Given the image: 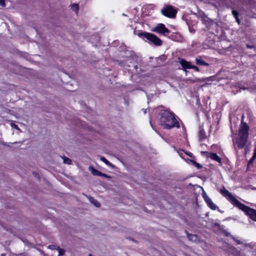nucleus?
<instances>
[{"mask_svg": "<svg viewBox=\"0 0 256 256\" xmlns=\"http://www.w3.org/2000/svg\"><path fill=\"white\" fill-rule=\"evenodd\" d=\"M160 124L166 129H170L174 127L179 128L178 122L176 119L174 114L172 112L165 110L160 114Z\"/></svg>", "mask_w": 256, "mask_h": 256, "instance_id": "obj_1", "label": "nucleus"}, {"mask_svg": "<svg viewBox=\"0 0 256 256\" xmlns=\"http://www.w3.org/2000/svg\"><path fill=\"white\" fill-rule=\"evenodd\" d=\"M248 126L243 122H242L238 135L236 139V144L240 148H243L246 144L248 136Z\"/></svg>", "mask_w": 256, "mask_h": 256, "instance_id": "obj_2", "label": "nucleus"}, {"mask_svg": "<svg viewBox=\"0 0 256 256\" xmlns=\"http://www.w3.org/2000/svg\"><path fill=\"white\" fill-rule=\"evenodd\" d=\"M138 35L140 37H144V38H146L148 42L152 43L156 46H160L162 44V40L152 34L143 32L138 33Z\"/></svg>", "mask_w": 256, "mask_h": 256, "instance_id": "obj_3", "label": "nucleus"}, {"mask_svg": "<svg viewBox=\"0 0 256 256\" xmlns=\"http://www.w3.org/2000/svg\"><path fill=\"white\" fill-rule=\"evenodd\" d=\"M238 208L243 211L250 218L254 221L256 222V210L250 208L242 202L238 206Z\"/></svg>", "mask_w": 256, "mask_h": 256, "instance_id": "obj_4", "label": "nucleus"}, {"mask_svg": "<svg viewBox=\"0 0 256 256\" xmlns=\"http://www.w3.org/2000/svg\"><path fill=\"white\" fill-rule=\"evenodd\" d=\"M222 194L226 197L228 201L231 202L234 206L238 207L241 203L228 190L224 187H223L220 190Z\"/></svg>", "mask_w": 256, "mask_h": 256, "instance_id": "obj_5", "label": "nucleus"}, {"mask_svg": "<svg viewBox=\"0 0 256 256\" xmlns=\"http://www.w3.org/2000/svg\"><path fill=\"white\" fill-rule=\"evenodd\" d=\"M162 14L168 18H173L175 17L176 12V10L171 6H166L162 10Z\"/></svg>", "mask_w": 256, "mask_h": 256, "instance_id": "obj_6", "label": "nucleus"}, {"mask_svg": "<svg viewBox=\"0 0 256 256\" xmlns=\"http://www.w3.org/2000/svg\"><path fill=\"white\" fill-rule=\"evenodd\" d=\"M153 32L165 35L170 33V31L162 24H158L152 30Z\"/></svg>", "mask_w": 256, "mask_h": 256, "instance_id": "obj_7", "label": "nucleus"}, {"mask_svg": "<svg viewBox=\"0 0 256 256\" xmlns=\"http://www.w3.org/2000/svg\"><path fill=\"white\" fill-rule=\"evenodd\" d=\"M203 198L206 202L208 206L213 210H215L216 208V206L213 203L212 200L204 192L202 194Z\"/></svg>", "mask_w": 256, "mask_h": 256, "instance_id": "obj_8", "label": "nucleus"}, {"mask_svg": "<svg viewBox=\"0 0 256 256\" xmlns=\"http://www.w3.org/2000/svg\"><path fill=\"white\" fill-rule=\"evenodd\" d=\"M88 169L91 172V173L94 176L108 178V176L106 174L98 171V170H96L92 166H90Z\"/></svg>", "mask_w": 256, "mask_h": 256, "instance_id": "obj_9", "label": "nucleus"}, {"mask_svg": "<svg viewBox=\"0 0 256 256\" xmlns=\"http://www.w3.org/2000/svg\"><path fill=\"white\" fill-rule=\"evenodd\" d=\"M180 63L184 68L190 69L192 67V64L182 59L180 60Z\"/></svg>", "mask_w": 256, "mask_h": 256, "instance_id": "obj_10", "label": "nucleus"}, {"mask_svg": "<svg viewBox=\"0 0 256 256\" xmlns=\"http://www.w3.org/2000/svg\"><path fill=\"white\" fill-rule=\"evenodd\" d=\"M208 157L212 160H213L219 163H221V158L216 153H210Z\"/></svg>", "mask_w": 256, "mask_h": 256, "instance_id": "obj_11", "label": "nucleus"}, {"mask_svg": "<svg viewBox=\"0 0 256 256\" xmlns=\"http://www.w3.org/2000/svg\"><path fill=\"white\" fill-rule=\"evenodd\" d=\"M196 62L198 65L206 66H208V64L206 62H204L202 58H196Z\"/></svg>", "mask_w": 256, "mask_h": 256, "instance_id": "obj_12", "label": "nucleus"}, {"mask_svg": "<svg viewBox=\"0 0 256 256\" xmlns=\"http://www.w3.org/2000/svg\"><path fill=\"white\" fill-rule=\"evenodd\" d=\"M89 200L90 202H92L96 207L98 208L100 206V204L98 202L97 200H95L94 198L90 196L89 198Z\"/></svg>", "mask_w": 256, "mask_h": 256, "instance_id": "obj_13", "label": "nucleus"}, {"mask_svg": "<svg viewBox=\"0 0 256 256\" xmlns=\"http://www.w3.org/2000/svg\"><path fill=\"white\" fill-rule=\"evenodd\" d=\"M100 160L102 162H103L108 166H111V167L114 166L108 160L104 157L101 156L100 158Z\"/></svg>", "mask_w": 256, "mask_h": 256, "instance_id": "obj_14", "label": "nucleus"}, {"mask_svg": "<svg viewBox=\"0 0 256 256\" xmlns=\"http://www.w3.org/2000/svg\"><path fill=\"white\" fill-rule=\"evenodd\" d=\"M72 10L76 14L78 13L79 6L78 4H74L71 6Z\"/></svg>", "mask_w": 256, "mask_h": 256, "instance_id": "obj_15", "label": "nucleus"}, {"mask_svg": "<svg viewBox=\"0 0 256 256\" xmlns=\"http://www.w3.org/2000/svg\"><path fill=\"white\" fill-rule=\"evenodd\" d=\"M188 237L190 240L194 242H196L198 239L196 236L194 234H188Z\"/></svg>", "mask_w": 256, "mask_h": 256, "instance_id": "obj_16", "label": "nucleus"}, {"mask_svg": "<svg viewBox=\"0 0 256 256\" xmlns=\"http://www.w3.org/2000/svg\"><path fill=\"white\" fill-rule=\"evenodd\" d=\"M232 238V239L237 243L238 244H244V246H247L248 245L244 243L243 242L241 241L240 240H239L236 238L232 236H230Z\"/></svg>", "mask_w": 256, "mask_h": 256, "instance_id": "obj_17", "label": "nucleus"}, {"mask_svg": "<svg viewBox=\"0 0 256 256\" xmlns=\"http://www.w3.org/2000/svg\"><path fill=\"white\" fill-rule=\"evenodd\" d=\"M62 158L63 159V162L64 164H72V160L69 158H66L65 156H64L62 157Z\"/></svg>", "mask_w": 256, "mask_h": 256, "instance_id": "obj_18", "label": "nucleus"}, {"mask_svg": "<svg viewBox=\"0 0 256 256\" xmlns=\"http://www.w3.org/2000/svg\"><path fill=\"white\" fill-rule=\"evenodd\" d=\"M232 14L236 19V20L238 22V24H240V20L238 18V13L236 10H232Z\"/></svg>", "mask_w": 256, "mask_h": 256, "instance_id": "obj_19", "label": "nucleus"}, {"mask_svg": "<svg viewBox=\"0 0 256 256\" xmlns=\"http://www.w3.org/2000/svg\"><path fill=\"white\" fill-rule=\"evenodd\" d=\"M58 256H61L64 255V252H65V250H62V249H60L59 248H58Z\"/></svg>", "mask_w": 256, "mask_h": 256, "instance_id": "obj_20", "label": "nucleus"}, {"mask_svg": "<svg viewBox=\"0 0 256 256\" xmlns=\"http://www.w3.org/2000/svg\"><path fill=\"white\" fill-rule=\"evenodd\" d=\"M252 158V159H254V160L256 158V146H255V148H254L253 156Z\"/></svg>", "mask_w": 256, "mask_h": 256, "instance_id": "obj_21", "label": "nucleus"}, {"mask_svg": "<svg viewBox=\"0 0 256 256\" xmlns=\"http://www.w3.org/2000/svg\"><path fill=\"white\" fill-rule=\"evenodd\" d=\"M0 6L2 7L5 6V0H0Z\"/></svg>", "mask_w": 256, "mask_h": 256, "instance_id": "obj_22", "label": "nucleus"}, {"mask_svg": "<svg viewBox=\"0 0 256 256\" xmlns=\"http://www.w3.org/2000/svg\"><path fill=\"white\" fill-rule=\"evenodd\" d=\"M48 248L51 250H55L56 249V246L54 245H50L48 246Z\"/></svg>", "mask_w": 256, "mask_h": 256, "instance_id": "obj_23", "label": "nucleus"}, {"mask_svg": "<svg viewBox=\"0 0 256 256\" xmlns=\"http://www.w3.org/2000/svg\"><path fill=\"white\" fill-rule=\"evenodd\" d=\"M190 68L194 69V70H196L197 72L199 71V69H198V67H197L196 66L192 65V67H191Z\"/></svg>", "mask_w": 256, "mask_h": 256, "instance_id": "obj_24", "label": "nucleus"}, {"mask_svg": "<svg viewBox=\"0 0 256 256\" xmlns=\"http://www.w3.org/2000/svg\"><path fill=\"white\" fill-rule=\"evenodd\" d=\"M254 159H252V158H251L248 162V165L250 166V164H252L254 163Z\"/></svg>", "mask_w": 256, "mask_h": 256, "instance_id": "obj_25", "label": "nucleus"}, {"mask_svg": "<svg viewBox=\"0 0 256 256\" xmlns=\"http://www.w3.org/2000/svg\"><path fill=\"white\" fill-rule=\"evenodd\" d=\"M11 126H12V127H13V128H16V129H18V126H17V125H16V124H12H12H11Z\"/></svg>", "mask_w": 256, "mask_h": 256, "instance_id": "obj_26", "label": "nucleus"}, {"mask_svg": "<svg viewBox=\"0 0 256 256\" xmlns=\"http://www.w3.org/2000/svg\"><path fill=\"white\" fill-rule=\"evenodd\" d=\"M230 248L232 250H236V248H234L233 246H229Z\"/></svg>", "mask_w": 256, "mask_h": 256, "instance_id": "obj_27", "label": "nucleus"}, {"mask_svg": "<svg viewBox=\"0 0 256 256\" xmlns=\"http://www.w3.org/2000/svg\"><path fill=\"white\" fill-rule=\"evenodd\" d=\"M246 47L249 48H254L252 46H250V44H246Z\"/></svg>", "mask_w": 256, "mask_h": 256, "instance_id": "obj_28", "label": "nucleus"}, {"mask_svg": "<svg viewBox=\"0 0 256 256\" xmlns=\"http://www.w3.org/2000/svg\"><path fill=\"white\" fill-rule=\"evenodd\" d=\"M196 166L198 168H200L202 167V166H201V165L200 164H197V163L196 164Z\"/></svg>", "mask_w": 256, "mask_h": 256, "instance_id": "obj_29", "label": "nucleus"}, {"mask_svg": "<svg viewBox=\"0 0 256 256\" xmlns=\"http://www.w3.org/2000/svg\"><path fill=\"white\" fill-rule=\"evenodd\" d=\"M178 154L180 156L182 157V154L180 152H178Z\"/></svg>", "mask_w": 256, "mask_h": 256, "instance_id": "obj_30", "label": "nucleus"}, {"mask_svg": "<svg viewBox=\"0 0 256 256\" xmlns=\"http://www.w3.org/2000/svg\"><path fill=\"white\" fill-rule=\"evenodd\" d=\"M226 236H230V234L229 233H226Z\"/></svg>", "mask_w": 256, "mask_h": 256, "instance_id": "obj_31", "label": "nucleus"}, {"mask_svg": "<svg viewBox=\"0 0 256 256\" xmlns=\"http://www.w3.org/2000/svg\"><path fill=\"white\" fill-rule=\"evenodd\" d=\"M150 124L151 126H152V128L154 129V128H153V126H152V122H151V121H150Z\"/></svg>", "mask_w": 256, "mask_h": 256, "instance_id": "obj_32", "label": "nucleus"}, {"mask_svg": "<svg viewBox=\"0 0 256 256\" xmlns=\"http://www.w3.org/2000/svg\"><path fill=\"white\" fill-rule=\"evenodd\" d=\"M0 256H5V254H2Z\"/></svg>", "mask_w": 256, "mask_h": 256, "instance_id": "obj_33", "label": "nucleus"}, {"mask_svg": "<svg viewBox=\"0 0 256 256\" xmlns=\"http://www.w3.org/2000/svg\"><path fill=\"white\" fill-rule=\"evenodd\" d=\"M144 114H146V110H144Z\"/></svg>", "mask_w": 256, "mask_h": 256, "instance_id": "obj_34", "label": "nucleus"}]
</instances>
